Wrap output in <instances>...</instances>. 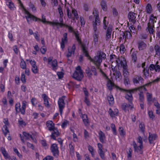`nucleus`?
<instances>
[{
  "mask_svg": "<svg viewBox=\"0 0 160 160\" xmlns=\"http://www.w3.org/2000/svg\"><path fill=\"white\" fill-rule=\"evenodd\" d=\"M65 8L67 16L69 18L71 19L72 18V13L74 16V17L72 18L73 20H74L75 19L77 20L79 18L78 15L76 10L73 8L72 9L71 6L69 5H65Z\"/></svg>",
  "mask_w": 160,
  "mask_h": 160,
  "instance_id": "nucleus-4",
  "label": "nucleus"
},
{
  "mask_svg": "<svg viewBox=\"0 0 160 160\" xmlns=\"http://www.w3.org/2000/svg\"><path fill=\"white\" fill-rule=\"evenodd\" d=\"M118 131L121 137H124L126 135V131L122 127H119Z\"/></svg>",
  "mask_w": 160,
  "mask_h": 160,
  "instance_id": "nucleus-41",
  "label": "nucleus"
},
{
  "mask_svg": "<svg viewBox=\"0 0 160 160\" xmlns=\"http://www.w3.org/2000/svg\"><path fill=\"white\" fill-rule=\"evenodd\" d=\"M159 80H160V78H157L152 82L148 83L145 84V86H147L150 85H151L152 83H155L158 82Z\"/></svg>",
  "mask_w": 160,
  "mask_h": 160,
  "instance_id": "nucleus-56",
  "label": "nucleus"
},
{
  "mask_svg": "<svg viewBox=\"0 0 160 160\" xmlns=\"http://www.w3.org/2000/svg\"><path fill=\"white\" fill-rule=\"evenodd\" d=\"M112 31V27L109 26L107 29L105 35V39L106 41H109L111 39Z\"/></svg>",
  "mask_w": 160,
  "mask_h": 160,
  "instance_id": "nucleus-24",
  "label": "nucleus"
},
{
  "mask_svg": "<svg viewBox=\"0 0 160 160\" xmlns=\"http://www.w3.org/2000/svg\"><path fill=\"white\" fill-rule=\"evenodd\" d=\"M69 147L70 148V153H74V147L72 146V145L71 144H69Z\"/></svg>",
  "mask_w": 160,
  "mask_h": 160,
  "instance_id": "nucleus-63",
  "label": "nucleus"
},
{
  "mask_svg": "<svg viewBox=\"0 0 160 160\" xmlns=\"http://www.w3.org/2000/svg\"><path fill=\"white\" fill-rule=\"evenodd\" d=\"M30 63L32 66L31 70L34 74H36L38 73L39 70L36 65V62L34 59L30 60Z\"/></svg>",
  "mask_w": 160,
  "mask_h": 160,
  "instance_id": "nucleus-13",
  "label": "nucleus"
},
{
  "mask_svg": "<svg viewBox=\"0 0 160 160\" xmlns=\"http://www.w3.org/2000/svg\"><path fill=\"white\" fill-rule=\"evenodd\" d=\"M139 128L142 132H144L145 131V126L143 123H141L139 125Z\"/></svg>",
  "mask_w": 160,
  "mask_h": 160,
  "instance_id": "nucleus-62",
  "label": "nucleus"
},
{
  "mask_svg": "<svg viewBox=\"0 0 160 160\" xmlns=\"http://www.w3.org/2000/svg\"><path fill=\"white\" fill-rule=\"evenodd\" d=\"M107 18L106 17H105L104 18L103 20V28L104 29L106 30L107 28V25H108V22H106V19Z\"/></svg>",
  "mask_w": 160,
  "mask_h": 160,
  "instance_id": "nucleus-52",
  "label": "nucleus"
},
{
  "mask_svg": "<svg viewBox=\"0 0 160 160\" xmlns=\"http://www.w3.org/2000/svg\"><path fill=\"white\" fill-rule=\"evenodd\" d=\"M58 9L59 13L60 14V20L61 22H62L63 21L62 18L63 16V13L62 9L60 5L58 7Z\"/></svg>",
  "mask_w": 160,
  "mask_h": 160,
  "instance_id": "nucleus-40",
  "label": "nucleus"
},
{
  "mask_svg": "<svg viewBox=\"0 0 160 160\" xmlns=\"http://www.w3.org/2000/svg\"><path fill=\"white\" fill-rule=\"evenodd\" d=\"M52 132L51 135V137L53 139H56V138L59 135V132L57 128H55L52 130Z\"/></svg>",
  "mask_w": 160,
  "mask_h": 160,
  "instance_id": "nucleus-33",
  "label": "nucleus"
},
{
  "mask_svg": "<svg viewBox=\"0 0 160 160\" xmlns=\"http://www.w3.org/2000/svg\"><path fill=\"white\" fill-rule=\"evenodd\" d=\"M94 17H95V19L92 22L93 29L94 33H99V32L97 31V26L100 25V20L99 16V12L98 11H95L93 12Z\"/></svg>",
  "mask_w": 160,
  "mask_h": 160,
  "instance_id": "nucleus-6",
  "label": "nucleus"
},
{
  "mask_svg": "<svg viewBox=\"0 0 160 160\" xmlns=\"http://www.w3.org/2000/svg\"><path fill=\"white\" fill-rule=\"evenodd\" d=\"M1 150L2 154L6 159H8L10 160L11 159V157L9 155L4 148L3 147H1Z\"/></svg>",
  "mask_w": 160,
  "mask_h": 160,
  "instance_id": "nucleus-28",
  "label": "nucleus"
},
{
  "mask_svg": "<svg viewBox=\"0 0 160 160\" xmlns=\"http://www.w3.org/2000/svg\"><path fill=\"white\" fill-rule=\"evenodd\" d=\"M102 9L104 11H106L107 9L106 2L105 1H102L101 3Z\"/></svg>",
  "mask_w": 160,
  "mask_h": 160,
  "instance_id": "nucleus-48",
  "label": "nucleus"
},
{
  "mask_svg": "<svg viewBox=\"0 0 160 160\" xmlns=\"http://www.w3.org/2000/svg\"><path fill=\"white\" fill-rule=\"evenodd\" d=\"M114 86L115 84L114 82L112 81L109 79L108 78L107 83V86L108 87V89L109 90H111L112 89V87Z\"/></svg>",
  "mask_w": 160,
  "mask_h": 160,
  "instance_id": "nucleus-35",
  "label": "nucleus"
},
{
  "mask_svg": "<svg viewBox=\"0 0 160 160\" xmlns=\"http://www.w3.org/2000/svg\"><path fill=\"white\" fill-rule=\"evenodd\" d=\"M53 24H55V25L57 26L59 25L61 27H62L64 26L66 28H68V31L70 32H73L75 36V38L78 42L79 43H81V39L79 36L78 32L74 31L73 30V28L72 27L68 26L67 25H65L62 22H58V23H54Z\"/></svg>",
  "mask_w": 160,
  "mask_h": 160,
  "instance_id": "nucleus-5",
  "label": "nucleus"
},
{
  "mask_svg": "<svg viewBox=\"0 0 160 160\" xmlns=\"http://www.w3.org/2000/svg\"><path fill=\"white\" fill-rule=\"evenodd\" d=\"M7 5L9 9L12 11L15 10V7L13 3L11 0H8L6 2Z\"/></svg>",
  "mask_w": 160,
  "mask_h": 160,
  "instance_id": "nucleus-29",
  "label": "nucleus"
},
{
  "mask_svg": "<svg viewBox=\"0 0 160 160\" xmlns=\"http://www.w3.org/2000/svg\"><path fill=\"white\" fill-rule=\"evenodd\" d=\"M99 33H94L93 36V41L95 44H96L98 42Z\"/></svg>",
  "mask_w": 160,
  "mask_h": 160,
  "instance_id": "nucleus-47",
  "label": "nucleus"
},
{
  "mask_svg": "<svg viewBox=\"0 0 160 160\" xmlns=\"http://www.w3.org/2000/svg\"><path fill=\"white\" fill-rule=\"evenodd\" d=\"M65 96H63L62 97L59 98L58 101V105L59 108V111L61 115L62 113L63 110L65 107V103L64 102V98Z\"/></svg>",
  "mask_w": 160,
  "mask_h": 160,
  "instance_id": "nucleus-11",
  "label": "nucleus"
},
{
  "mask_svg": "<svg viewBox=\"0 0 160 160\" xmlns=\"http://www.w3.org/2000/svg\"><path fill=\"white\" fill-rule=\"evenodd\" d=\"M126 92L125 95V98L127 99L129 102H132L133 100V97L132 94L130 92H128V91H125Z\"/></svg>",
  "mask_w": 160,
  "mask_h": 160,
  "instance_id": "nucleus-32",
  "label": "nucleus"
},
{
  "mask_svg": "<svg viewBox=\"0 0 160 160\" xmlns=\"http://www.w3.org/2000/svg\"><path fill=\"white\" fill-rule=\"evenodd\" d=\"M98 152L101 158L103 160H105V157L104 152L103 150L98 151Z\"/></svg>",
  "mask_w": 160,
  "mask_h": 160,
  "instance_id": "nucleus-55",
  "label": "nucleus"
},
{
  "mask_svg": "<svg viewBox=\"0 0 160 160\" xmlns=\"http://www.w3.org/2000/svg\"><path fill=\"white\" fill-rule=\"evenodd\" d=\"M99 136V140L102 143H104L106 137L105 134L101 131H99L98 132Z\"/></svg>",
  "mask_w": 160,
  "mask_h": 160,
  "instance_id": "nucleus-34",
  "label": "nucleus"
},
{
  "mask_svg": "<svg viewBox=\"0 0 160 160\" xmlns=\"http://www.w3.org/2000/svg\"><path fill=\"white\" fill-rule=\"evenodd\" d=\"M116 87L119 88L120 90H122L124 91H128V92H130V93L132 94V93H133L137 91V90L140 91L141 89H143L144 91H146V89L145 87L144 86H141L140 87H138V88H134L133 89L130 90H127L123 89H121L120 88L116 86Z\"/></svg>",
  "mask_w": 160,
  "mask_h": 160,
  "instance_id": "nucleus-18",
  "label": "nucleus"
},
{
  "mask_svg": "<svg viewBox=\"0 0 160 160\" xmlns=\"http://www.w3.org/2000/svg\"><path fill=\"white\" fill-rule=\"evenodd\" d=\"M53 58L50 57L48 58V64L50 65L51 68L52 70L56 71L58 68V62L56 59L53 60Z\"/></svg>",
  "mask_w": 160,
  "mask_h": 160,
  "instance_id": "nucleus-10",
  "label": "nucleus"
},
{
  "mask_svg": "<svg viewBox=\"0 0 160 160\" xmlns=\"http://www.w3.org/2000/svg\"><path fill=\"white\" fill-rule=\"evenodd\" d=\"M142 72L144 76L145 79H147L149 75V68L147 67L143 68Z\"/></svg>",
  "mask_w": 160,
  "mask_h": 160,
  "instance_id": "nucleus-36",
  "label": "nucleus"
},
{
  "mask_svg": "<svg viewBox=\"0 0 160 160\" xmlns=\"http://www.w3.org/2000/svg\"><path fill=\"white\" fill-rule=\"evenodd\" d=\"M107 99L109 104L112 105L114 103V99L112 95H110L108 96Z\"/></svg>",
  "mask_w": 160,
  "mask_h": 160,
  "instance_id": "nucleus-43",
  "label": "nucleus"
},
{
  "mask_svg": "<svg viewBox=\"0 0 160 160\" xmlns=\"http://www.w3.org/2000/svg\"><path fill=\"white\" fill-rule=\"evenodd\" d=\"M158 64V62L157 61L155 64V70L156 72H160V66Z\"/></svg>",
  "mask_w": 160,
  "mask_h": 160,
  "instance_id": "nucleus-58",
  "label": "nucleus"
},
{
  "mask_svg": "<svg viewBox=\"0 0 160 160\" xmlns=\"http://www.w3.org/2000/svg\"><path fill=\"white\" fill-rule=\"evenodd\" d=\"M122 68L123 75L124 77H128L129 72L128 69V66L126 62H122Z\"/></svg>",
  "mask_w": 160,
  "mask_h": 160,
  "instance_id": "nucleus-14",
  "label": "nucleus"
},
{
  "mask_svg": "<svg viewBox=\"0 0 160 160\" xmlns=\"http://www.w3.org/2000/svg\"><path fill=\"white\" fill-rule=\"evenodd\" d=\"M76 47L75 44H73L72 47H69L68 48V52L67 55V57H71L72 55H74L75 53Z\"/></svg>",
  "mask_w": 160,
  "mask_h": 160,
  "instance_id": "nucleus-23",
  "label": "nucleus"
},
{
  "mask_svg": "<svg viewBox=\"0 0 160 160\" xmlns=\"http://www.w3.org/2000/svg\"><path fill=\"white\" fill-rule=\"evenodd\" d=\"M85 72L88 77L91 78L93 75L95 76H97V72L96 69L94 67H92L91 69L87 68Z\"/></svg>",
  "mask_w": 160,
  "mask_h": 160,
  "instance_id": "nucleus-12",
  "label": "nucleus"
},
{
  "mask_svg": "<svg viewBox=\"0 0 160 160\" xmlns=\"http://www.w3.org/2000/svg\"><path fill=\"white\" fill-rule=\"evenodd\" d=\"M115 74H116V80L117 81L119 80L122 77L121 72L119 71H115Z\"/></svg>",
  "mask_w": 160,
  "mask_h": 160,
  "instance_id": "nucleus-49",
  "label": "nucleus"
},
{
  "mask_svg": "<svg viewBox=\"0 0 160 160\" xmlns=\"http://www.w3.org/2000/svg\"><path fill=\"white\" fill-rule=\"evenodd\" d=\"M137 44L138 48L140 51L145 49L147 46L145 43L142 41H139Z\"/></svg>",
  "mask_w": 160,
  "mask_h": 160,
  "instance_id": "nucleus-26",
  "label": "nucleus"
},
{
  "mask_svg": "<svg viewBox=\"0 0 160 160\" xmlns=\"http://www.w3.org/2000/svg\"><path fill=\"white\" fill-rule=\"evenodd\" d=\"M148 114L149 118L153 120L155 118V116L153 113V112L152 110H148Z\"/></svg>",
  "mask_w": 160,
  "mask_h": 160,
  "instance_id": "nucleus-53",
  "label": "nucleus"
},
{
  "mask_svg": "<svg viewBox=\"0 0 160 160\" xmlns=\"http://www.w3.org/2000/svg\"><path fill=\"white\" fill-rule=\"evenodd\" d=\"M20 6L22 8L24 11L25 14V17L27 20V22L28 24H30L32 22V21H40L41 20L35 16L31 14L26 8L24 7L21 0H17Z\"/></svg>",
  "mask_w": 160,
  "mask_h": 160,
  "instance_id": "nucleus-2",
  "label": "nucleus"
},
{
  "mask_svg": "<svg viewBox=\"0 0 160 160\" xmlns=\"http://www.w3.org/2000/svg\"><path fill=\"white\" fill-rule=\"evenodd\" d=\"M146 10L147 13L148 14H151L152 12V9L150 4L148 3L147 4L146 8Z\"/></svg>",
  "mask_w": 160,
  "mask_h": 160,
  "instance_id": "nucleus-38",
  "label": "nucleus"
},
{
  "mask_svg": "<svg viewBox=\"0 0 160 160\" xmlns=\"http://www.w3.org/2000/svg\"><path fill=\"white\" fill-rule=\"evenodd\" d=\"M88 148L92 156L93 157H94L95 155V152L93 147L89 145L88 146Z\"/></svg>",
  "mask_w": 160,
  "mask_h": 160,
  "instance_id": "nucleus-46",
  "label": "nucleus"
},
{
  "mask_svg": "<svg viewBox=\"0 0 160 160\" xmlns=\"http://www.w3.org/2000/svg\"><path fill=\"white\" fill-rule=\"evenodd\" d=\"M2 131L5 137H6L7 135H10L8 127L6 126H3Z\"/></svg>",
  "mask_w": 160,
  "mask_h": 160,
  "instance_id": "nucleus-39",
  "label": "nucleus"
},
{
  "mask_svg": "<svg viewBox=\"0 0 160 160\" xmlns=\"http://www.w3.org/2000/svg\"><path fill=\"white\" fill-rule=\"evenodd\" d=\"M51 150L54 156L57 157L58 155L59 152L57 145L56 144H52L51 145Z\"/></svg>",
  "mask_w": 160,
  "mask_h": 160,
  "instance_id": "nucleus-17",
  "label": "nucleus"
},
{
  "mask_svg": "<svg viewBox=\"0 0 160 160\" xmlns=\"http://www.w3.org/2000/svg\"><path fill=\"white\" fill-rule=\"evenodd\" d=\"M139 99L140 102H143L144 100V95L142 91H140V92L139 93Z\"/></svg>",
  "mask_w": 160,
  "mask_h": 160,
  "instance_id": "nucleus-51",
  "label": "nucleus"
},
{
  "mask_svg": "<svg viewBox=\"0 0 160 160\" xmlns=\"http://www.w3.org/2000/svg\"><path fill=\"white\" fill-rule=\"evenodd\" d=\"M46 124L48 130L50 131H52L55 128V124L52 121H48Z\"/></svg>",
  "mask_w": 160,
  "mask_h": 160,
  "instance_id": "nucleus-30",
  "label": "nucleus"
},
{
  "mask_svg": "<svg viewBox=\"0 0 160 160\" xmlns=\"http://www.w3.org/2000/svg\"><path fill=\"white\" fill-rule=\"evenodd\" d=\"M137 142L139 143V146H138L135 141L132 142L134 150L135 152H139L141 151L143 148L142 138L140 136H139L137 139Z\"/></svg>",
  "mask_w": 160,
  "mask_h": 160,
  "instance_id": "nucleus-8",
  "label": "nucleus"
},
{
  "mask_svg": "<svg viewBox=\"0 0 160 160\" xmlns=\"http://www.w3.org/2000/svg\"><path fill=\"white\" fill-rule=\"evenodd\" d=\"M21 80L22 82L23 83H25L26 82L25 76L24 72H22L21 73Z\"/></svg>",
  "mask_w": 160,
  "mask_h": 160,
  "instance_id": "nucleus-57",
  "label": "nucleus"
},
{
  "mask_svg": "<svg viewBox=\"0 0 160 160\" xmlns=\"http://www.w3.org/2000/svg\"><path fill=\"white\" fill-rule=\"evenodd\" d=\"M143 81V78L141 76H139L138 75L135 76L132 79L133 84L135 85L140 83H142Z\"/></svg>",
  "mask_w": 160,
  "mask_h": 160,
  "instance_id": "nucleus-21",
  "label": "nucleus"
},
{
  "mask_svg": "<svg viewBox=\"0 0 160 160\" xmlns=\"http://www.w3.org/2000/svg\"><path fill=\"white\" fill-rule=\"evenodd\" d=\"M137 16V14L132 12H129L128 15L129 22L132 23L134 24L136 22V18Z\"/></svg>",
  "mask_w": 160,
  "mask_h": 160,
  "instance_id": "nucleus-15",
  "label": "nucleus"
},
{
  "mask_svg": "<svg viewBox=\"0 0 160 160\" xmlns=\"http://www.w3.org/2000/svg\"><path fill=\"white\" fill-rule=\"evenodd\" d=\"M154 50L155 52V55L160 57V46L158 45H155L154 47Z\"/></svg>",
  "mask_w": 160,
  "mask_h": 160,
  "instance_id": "nucleus-37",
  "label": "nucleus"
},
{
  "mask_svg": "<svg viewBox=\"0 0 160 160\" xmlns=\"http://www.w3.org/2000/svg\"><path fill=\"white\" fill-rule=\"evenodd\" d=\"M147 100L148 101H151L152 99V94L147 92Z\"/></svg>",
  "mask_w": 160,
  "mask_h": 160,
  "instance_id": "nucleus-61",
  "label": "nucleus"
},
{
  "mask_svg": "<svg viewBox=\"0 0 160 160\" xmlns=\"http://www.w3.org/2000/svg\"><path fill=\"white\" fill-rule=\"evenodd\" d=\"M20 66V68L22 69H25L27 68L26 63L23 59L22 58L21 59Z\"/></svg>",
  "mask_w": 160,
  "mask_h": 160,
  "instance_id": "nucleus-42",
  "label": "nucleus"
},
{
  "mask_svg": "<svg viewBox=\"0 0 160 160\" xmlns=\"http://www.w3.org/2000/svg\"><path fill=\"white\" fill-rule=\"evenodd\" d=\"M23 134L24 136L26 138V139H29L30 138H31L33 142L35 143L37 142L36 139L29 133L26 132H23Z\"/></svg>",
  "mask_w": 160,
  "mask_h": 160,
  "instance_id": "nucleus-31",
  "label": "nucleus"
},
{
  "mask_svg": "<svg viewBox=\"0 0 160 160\" xmlns=\"http://www.w3.org/2000/svg\"><path fill=\"white\" fill-rule=\"evenodd\" d=\"M83 75L81 67L78 66L76 68V71L72 75L73 78L78 81H81L83 77Z\"/></svg>",
  "mask_w": 160,
  "mask_h": 160,
  "instance_id": "nucleus-7",
  "label": "nucleus"
},
{
  "mask_svg": "<svg viewBox=\"0 0 160 160\" xmlns=\"http://www.w3.org/2000/svg\"><path fill=\"white\" fill-rule=\"evenodd\" d=\"M157 20V17L154 16L153 14H151L149 17V22L148 23L146 31L151 34H152L154 32V23H156Z\"/></svg>",
  "mask_w": 160,
  "mask_h": 160,
  "instance_id": "nucleus-3",
  "label": "nucleus"
},
{
  "mask_svg": "<svg viewBox=\"0 0 160 160\" xmlns=\"http://www.w3.org/2000/svg\"><path fill=\"white\" fill-rule=\"evenodd\" d=\"M63 38L62 39L61 43V48L63 50L65 48V44L67 43L68 39L67 37V33H65L63 34Z\"/></svg>",
  "mask_w": 160,
  "mask_h": 160,
  "instance_id": "nucleus-22",
  "label": "nucleus"
},
{
  "mask_svg": "<svg viewBox=\"0 0 160 160\" xmlns=\"http://www.w3.org/2000/svg\"><path fill=\"white\" fill-rule=\"evenodd\" d=\"M131 57L132 60L134 62H136V61L137 60V57L136 53L135 52H132L131 55Z\"/></svg>",
  "mask_w": 160,
  "mask_h": 160,
  "instance_id": "nucleus-59",
  "label": "nucleus"
},
{
  "mask_svg": "<svg viewBox=\"0 0 160 160\" xmlns=\"http://www.w3.org/2000/svg\"><path fill=\"white\" fill-rule=\"evenodd\" d=\"M26 102L24 101L22 103V106L21 108L20 104V103H17L15 104V109L17 113L20 112L21 114L24 115L25 114L26 108Z\"/></svg>",
  "mask_w": 160,
  "mask_h": 160,
  "instance_id": "nucleus-9",
  "label": "nucleus"
},
{
  "mask_svg": "<svg viewBox=\"0 0 160 160\" xmlns=\"http://www.w3.org/2000/svg\"><path fill=\"white\" fill-rule=\"evenodd\" d=\"M108 112L110 117L113 118L115 116H118L119 112L118 109L117 108H114L113 110L111 108H110L109 109Z\"/></svg>",
  "mask_w": 160,
  "mask_h": 160,
  "instance_id": "nucleus-19",
  "label": "nucleus"
},
{
  "mask_svg": "<svg viewBox=\"0 0 160 160\" xmlns=\"http://www.w3.org/2000/svg\"><path fill=\"white\" fill-rule=\"evenodd\" d=\"M42 97L43 99L44 104L47 108L50 107V105L48 100V97L45 94H43L42 95Z\"/></svg>",
  "mask_w": 160,
  "mask_h": 160,
  "instance_id": "nucleus-27",
  "label": "nucleus"
},
{
  "mask_svg": "<svg viewBox=\"0 0 160 160\" xmlns=\"http://www.w3.org/2000/svg\"><path fill=\"white\" fill-rule=\"evenodd\" d=\"M29 8L32 10V12H35L36 11V8L33 3L30 2L29 3Z\"/></svg>",
  "mask_w": 160,
  "mask_h": 160,
  "instance_id": "nucleus-54",
  "label": "nucleus"
},
{
  "mask_svg": "<svg viewBox=\"0 0 160 160\" xmlns=\"http://www.w3.org/2000/svg\"><path fill=\"white\" fill-rule=\"evenodd\" d=\"M31 102L32 105L35 106L37 103L38 101L35 98H33L31 99Z\"/></svg>",
  "mask_w": 160,
  "mask_h": 160,
  "instance_id": "nucleus-60",
  "label": "nucleus"
},
{
  "mask_svg": "<svg viewBox=\"0 0 160 160\" xmlns=\"http://www.w3.org/2000/svg\"><path fill=\"white\" fill-rule=\"evenodd\" d=\"M148 139L150 144L154 143V141L157 139L158 136L156 134H152L151 132L149 133Z\"/></svg>",
  "mask_w": 160,
  "mask_h": 160,
  "instance_id": "nucleus-20",
  "label": "nucleus"
},
{
  "mask_svg": "<svg viewBox=\"0 0 160 160\" xmlns=\"http://www.w3.org/2000/svg\"><path fill=\"white\" fill-rule=\"evenodd\" d=\"M38 18L40 19L41 20L40 21H37V22H40V21H42L43 23H47L49 24H52L53 26L55 25V24H53L54 23H58V22H50V21H46V19L45 18H44L42 17V20H41V19H40L39 18Z\"/></svg>",
  "mask_w": 160,
  "mask_h": 160,
  "instance_id": "nucleus-44",
  "label": "nucleus"
},
{
  "mask_svg": "<svg viewBox=\"0 0 160 160\" xmlns=\"http://www.w3.org/2000/svg\"><path fill=\"white\" fill-rule=\"evenodd\" d=\"M68 123V121L66 120H65L62 123V124L61 125L62 128H66L67 126Z\"/></svg>",
  "mask_w": 160,
  "mask_h": 160,
  "instance_id": "nucleus-64",
  "label": "nucleus"
},
{
  "mask_svg": "<svg viewBox=\"0 0 160 160\" xmlns=\"http://www.w3.org/2000/svg\"><path fill=\"white\" fill-rule=\"evenodd\" d=\"M111 127L112 129L113 134L114 135H117V132L115 124L113 123L111 124Z\"/></svg>",
  "mask_w": 160,
  "mask_h": 160,
  "instance_id": "nucleus-50",
  "label": "nucleus"
},
{
  "mask_svg": "<svg viewBox=\"0 0 160 160\" xmlns=\"http://www.w3.org/2000/svg\"><path fill=\"white\" fill-rule=\"evenodd\" d=\"M81 117L82 120L84 125L86 127H88L90 124V122L87 115L86 114H82Z\"/></svg>",
  "mask_w": 160,
  "mask_h": 160,
  "instance_id": "nucleus-25",
  "label": "nucleus"
},
{
  "mask_svg": "<svg viewBox=\"0 0 160 160\" xmlns=\"http://www.w3.org/2000/svg\"><path fill=\"white\" fill-rule=\"evenodd\" d=\"M18 122L19 126L23 127L26 125V123L21 118L18 119Z\"/></svg>",
  "mask_w": 160,
  "mask_h": 160,
  "instance_id": "nucleus-45",
  "label": "nucleus"
},
{
  "mask_svg": "<svg viewBox=\"0 0 160 160\" xmlns=\"http://www.w3.org/2000/svg\"><path fill=\"white\" fill-rule=\"evenodd\" d=\"M129 104L126 103H124L122 105V108L125 112H126L128 111L129 109H131L133 108V105L132 102H129Z\"/></svg>",
  "mask_w": 160,
  "mask_h": 160,
  "instance_id": "nucleus-16",
  "label": "nucleus"
},
{
  "mask_svg": "<svg viewBox=\"0 0 160 160\" xmlns=\"http://www.w3.org/2000/svg\"><path fill=\"white\" fill-rule=\"evenodd\" d=\"M82 47L85 55L88 57L91 61L96 65L97 68H100L102 60L106 58V54L103 52L99 51L97 53L96 56H95L94 58L92 59L88 54L87 48L83 45H82Z\"/></svg>",
  "mask_w": 160,
  "mask_h": 160,
  "instance_id": "nucleus-1",
  "label": "nucleus"
}]
</instances>
